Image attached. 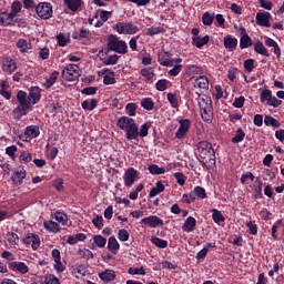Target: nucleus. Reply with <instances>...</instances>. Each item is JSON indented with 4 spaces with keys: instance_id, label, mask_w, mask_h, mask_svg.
<instances>
[{
    "instance_id": "f257e3e1",
    "label": "nucleus",
    "mask_w": 284,
    "mask_h": 284,
    "mask_svg": "<svg viewBox=\"0 0 284 284\" xmlns=\"http://www.w3.org/2000/svg\"><path fill=\"white\" fill-rule=\"evenodd\" d=\"M41 100V89L38 87H32L28 93L24 91H19L17 93L18 106L13 109L14 119H21V116H26L29 112H32V105L39 103Z\"/></svg>"
},
{
    "instance_id": "f03ea898",
    "label": "nucleus",
    "mask_w": 284,
    "mask_h": 284,
    "mask_svg": "<svg viewBox=\"0 0 284 284\" xmlns=\"http://www.w3.org/2000/svg\"><path fill=\"white\" fill-rule=\"evenodd\" d=\"M108 48L113 52H118V54H126L128 52V43L123 40H119L114 34L109 36Z\"/></svg>"
},
{
    "instance_id": "7ed1b4c3",
    "label": "nucleus",
    "mask_w": 284,
    "mask_h": 284,
    "mask_svg": "<svg viewBox=\"0 0 284 284\" xmlns=\"http://www.w3.org/2000/svg\"><path fill=\"white\" fill-rule=\"evenodd\" d=\"M197 152L200 159H211V161H215L216 152L212 148V143L207 141H201L197 143Z\"/></svg>"
},
{
    "instance_id": "20e7f679",
    "label": "nucleus",
    "mask_w": 284,
    "mask_h": 284,
    "mask_svg": "<svg viewBox=\"0 0 284 284\" xmlns=\"http://www.w3.org/2000/svg\"><path fill=\"white\" fill-rule=\"evenodd\" d=\"M81 77V71L77 64H68L62 71L64 81H77Z\"/></svg>"
},
{
    "instance_id": "39448f33",
    "label": "nucleus",
    "mask_w": 284,
    "mask_h": 284,
    "mask_svg": "<svg viewBox=\"0 0 284 284\" xmlns=\"http://www.w3.org/2000/svg\"><path fill=\"white\" fill-rule=\"evenodd\" d=\"M201 116L203 121L210 122L212 121V100L201 99L199 101Z\"/></svg>"
},
{
    "instance_id": "423d86ee",
    "label": "nucleus",
    "mask_w": 284,
    "mask_h": 284,
    "mask_svg": "<svg viewBox=\"0 0 284 284\" xmlns=\"http://www.w3.org/2000/svg\"><path fill=\"white\" fill-rule=\"evenodd\" d=\"M36 11L40 19H51L52 17V4L49 2H40L36 7Z\"/></svg>"
},
{
    "instance_id": "0eeeda50",
    "label": "nucleus",
    "mask_w": 284,
    "mask_h": 284,
    "mask_svg": "<svg viewBox=\"0 0 284 284\" xmlns=\"http://www.w3.org/2000/svg\"><path fill=\"white\" fill-rule=\"evenodd\" d=\"M116 30L119 34H136V32H139V27L132 22H119L116 24Z\"/></svg>"
},
{
    "instance_id": "6e6552de",
    "label": "nucleus",
    "mask_w": 284,
    "mask_h": 284,
    "mask_svg": "<svg viewBox=\"0 0 284 284\" xmlns=\"http://www.w3.org/2000/svg\"><path fill=\"white\" fill-rule=\"evenodd\" d=\"M136 176H139V172L134 168H129L124 173L125 187H132V185H134V181H136Z\"/></svg>"
},
{
    "instance_id": "1a4fd4ad",
    "label": "nucleus",
    "mask_w": 284,
    "mask_h": 284,
    "mask_svg": "<svg viewBox=\"0 0 284 284\" xmlns=\"http://www.w3.org/2000/svg\"><path fill=\"white\" fill-rule=\"evenodd\" d=\"M98 57L104 65H116L119 63V55L113 54L108 57V52H103V50L99 52Z\"/></svg>"
},
{
    "instance_id": "9d476101",
    "label": "nucleus",
    "mask_w": 284,
    "mask_h": 284,
    "mask_svg": "<svg viewBox=\"0 0 284 284\" xmlns=\"http://www.w3.org/2000/svg\"><path fill=\"white\" fill-rule=\"evenodd\" d=\"M170 59H172V54L170 52H161L158 54V61L160 65H163L164 68H172L174 65V61Z\"/></svg>"
},
{
    "instance_id": "9b49d317",
    "label": "nucleus",
    "mask_w": 284,
    "mask_h": 284,
    "mask_svg": "<svg viewBox=\"0 0 284 284\" xmlns=\"http://www.w3.org/2000/svg\"><path fill=\"white\" fill-rule=\"evenodd\" d=\"M270 19H272V14H270V12H257V14H256L257 26H262L264 28H270L272 26L270 23Z\"/></svg>"
},
{
    "instance_id": "f8f14e48",
    "label": "nucleus",
    "mask_w": 284,
    "mask_h": 284,
    "mask_svg": "<svg viewBox=\"0 0 284 284\" xmlns=\"http://www.w3.org/2000/svg\"><path fill=\"white\" fill-rule=\"evenodd\" d=\"M17 14L8 13L6 11H0V26H12Z\"/></svg>"
},
{
    "instance_id": "ddd939ff",
    "label": "nucleus",
    "mask_w": 284,
    "mask_h": 284,
    "mask_svg": "<svg viewBox=\"0 0 284 284\" xmlns=\"http://www.w3.org/2000/svg\"><path fill=\"white\" fill-rule=\"evenodd\" d=\"M23 243H26L27 245L31 244L33 250H39V246L41 245V240H39V235L29 233L23 239Z\"/></svg>"
},
{
    "instance_id": "4468645a",
    "label": "nucleus",
    "mask_w": 284,
    "mask_h": 284,
    "mask_svg": "<svg viewBox=\"0 0 284 284\" xmlns=\"http://www.w3.org/2000/svg\"><path fill=\"white\" fill-rule=\"evenodd\" d=\"M189 130H190V120L189 119L180 120V128L175 133L176 139H183L185 134H187Z\"/></svg>"
},
{
    "instance_id": "2eb2a0df",
    "label": "nucleus",
    "mask_w": 284,
    "mask_h": 284,
    "mask_svg": "<svg viewBox=\"0 0 284 284\" xmlns=\"http://www.w3.org/2000/svg\"><path fill=\"white\" fill-rule=\"evenodd\" d=\"M142 223L144 225H149V227H159V226L163 225V220H161L156 215H151L149 217L142 219Z\"/></svg>"
},
{
    "instance_id": "dca6fc26",
    "label": "nucleus",
    "mask_w": 284,
    "mask_h": 284,
    "mask_svg": "<svg viewBox=\"0 0 284 284\" xmlns=\"http://www.w3.org/2000/svg\"><path fill=\"white\" fill-rule=\"evenodd\" d=\"M132 124H134V119L130 116H122L116 121V126L120 130H128Z\"/></svg>"
},
{
    "instance_id": "f3484780",
    "label": "nucleus",
    "mask_w": 284,
    "mask_h": 284,
    "mask_svg": "<svg viewBox=\"0 0 284 284\" xmlns=\"http://www.w3.org/2000/svg\"><path fill=\"white\" fill-rule=\"evenodd\" d=\"M236 45H239V40L236 38H232V36L224 37V47L226 50L233 52V50H236Z\"/></svg>"
},
{
    "instance_id": "a211bd4d",
    "label": "nucleus",
    "mask_w": 284,
    "mask_h": 284,
    "mask_svg": "<svg viewBox=\"0 0 284 284\" xmlns=\"http://www.w3.org/2000/svg\"><path fill=\"white\" fill-rule=\"evenodd\" d=\"M23 179H26L24 169H18L11 176V180L13 183H16V185H21V183H23Z\"/></svg>"
},
{
    "instance_id": "6ab92c4d",
    "label": "nucleus",
    "mask_w": 284,
    "mask_h": 284,
    "mask_svg": "<svg viewBox=\"0 0 284 284\" xmlns=\"http://www.w3.org/2000/svg\"><path fill=\"white\" fill-rule=\"evenodd\" d=\"M126 139L128 141H132L134 139H139V126L135 122L129 126L126 130Z\"/></svg>"
},
{
    "instance_id": "aec40b11",
    "label": "nucleus",
    "mask_w": 284,
    "mask_h": 284,
    "mask_svg": "<svg viewBox=\"0 0 284 284\" xmlns=\"http://www.w3.org/2000/svg\"><path fill=\"white\" fill-rule=\"evenodd\" d=\"M2 70L3 72H8L9 74H12L14 70H17V62L12 59H6L2 63Z\"/></svg>"
},
{
    "instance_id": "412c9836",
    "label": "nucleus",
    "mask_w": 284,
    "mask_h": 284,
    "mask_svg": "<svg viewBox=\"0 0 284 284\" xmlns=\"http://www.w3.org/2000/svg\"><path fill=\"white\" fill-rule=\"evenodd\" d=\"M9 267L20 274H28V265L23 262H11Z\"/></svg>"
},
{
    "instance_id": "4be33fe9",
    "label": "nucleus",
    "mask_w": 284,
    "mask_h": 284,
    "mask_svg": "<svg viewBox=\"0 0 284 284\" xmlns=\"http://www.w3.org/2000/svg\"><path fill=\"white\" fill-rule=\"evenodd\" d=\"M194 227H196V219H194L193 216H189L185 220L182 230L183 232H194Z\"/></svg>"
},
{
    "instance_id": "5701e85b",
    "label": "nucleus",
    "mask_w": 284,
    "mask_h": 284,
    "mask_svg": "<svg viewBox=\"0 0 284 284\" xmlns=\"http://www.w3.org/2000/svg\"><path fill=\"white\" fill-rule=\"evenodd\" d=\"M121 245H119V241H116V237L111 236L109 237L108 242V250L111 252V254H119V248Z\"/></svg>"
},
{
    "instance_id": "b1692460",
    "label": "nucleus",
    "mask_w": 284,
    "mask_h": 284,
    "mask_svg": "<svg viewBox=\"0 0 284 284\" xmlns=\"http://www.w3.org/2000/svg\"><path fill=\"white\" fill-rule=\"evenodd\" d=\"M242 34L243 36L240 39V48L241 50H245V48H250L253 42H252V38H250L247 33H245V29H242Z\"/></svg>"
},
{
    "instance_id": "393cba45",
    "label": "nucleus",
    "mask_w": 284,
    "mask_h": 284,
    "mask_svg": "<svg viewBox=\"0 0 284 284\" xmlns=\"http://www.w3.org/2000/svg\"><path fill=\"white\" fill-rule=\"evenodd\" d=\"M99 277L101 281H104L105 283H110L116 278V274L113 270H105L104 272L99 274Z\"/></svg>"
},
{
    "instance_id": "a878e982",
    "label": "nucleus",
    "mask_w": 284,
    "mask_h": 284,
    "mask_svg": "<svg viewBox=\"0 0 284 284\" xmlns=\"http://www.w3.org/2000/svg\"><path fill=\"white\" fill-rule=\"evenodd\" d=\"M192 41L193 45H196L197 48H203V45H207L210 43V36H204L203 38H201L200 36L193 37Z\"/></svg>"
},
{
    "instance_id": "bb28decb",
    "label": "nucleus",
    "mask_w": 284,
    "mask_h": 284,
    "mask_svg": "<svg viewBox=\"0 0 284 284\" xmlns=\"http://www.w3.org/2000/svg\"><path fill=\"white\" fill-rule=\"evenodd\" d=\"M210 87V80H207V77L202 75L199 77L194 82V88H201L202 90H207Z\"/></svg>"
},
{
    "instance_id": "cd10ccee",
    "label": "nucleus",
    "mask_w": 284,
    "mask_h": 284,
    "mask_svg": "<svg viewBox=\"0 0 284 284\" xmlns=\"http://www.w3.org/2000/svg\"><path fill=\"white\" fill-rule=\"evenodd\" d=\"M265 45L268 48H274V54H276L277 59H281V48L276 41L272 40L271 38H266Z\"/></svg>"
},
{
    "instance_id": "c85d7f7f",
    "label": "nucleus",
    "mask_w": 284,
    "mask_h": 284,
    "mask_svg": "<svg viewBox=\"0 0 284 284\" xmlns=\"http://www.w3.org/2000/svg\"><path fill=\"white\" fill-rule=\"evenodd\" d=\"M64 4L71 12H77L81 8V0H64Z\"/></svg>"
},
{
    "instance_id": "c756f323",
    "label": "nucleus",
    "mask_w": 284,
    "mask_h": 284,
    "mask_svg": "<svg viewBox=\"0 0 284 284\" xmlns=\"http://www.w3.org/2000/svg\"><path fill=\"white\" fill-rule=\"evenodd\" d=\"M87 236L83 233H78L77 235H70L67 240L69 245H77L79 241H85Z\"/></svg>"
},
{
    "instance_id": "7c9ffc66",
    "label": "nucleus",
    "mask_w": 284,
    "mask_h": 284,
    "mask_svg": "<svg viewBox=\"0 0 284 284\" xmlns=\"http://www.w3.org/2000/svg\"><path fill=\"white\" fill-rule=\"evenodd\" d=\"M17 48L20 50V52H28V50H32V43L28 42V40L20 39L17 42Z\"/></svg>"
},
{
    "instance_id": "2f4dec72",
    "label": "nucleus",
    "mask_w": 284,
    "mask_h": 284,
    "mask_svg": "<svg viewBox=\"0 0 284 284\" xmlns=\"http://www.w3.org/2000/svg\"><path fill=\"white\" fill-rule=\"evenodd\" d=\"M254 51L257 54H261L262 57H270V52L267 51V49L265 48V45H263V42H256L254 44Z\"/></svg>"
},
{
    "instance_id": "473e14b6",
    "label": "nucleus",
    "mask_w": 284,
    "mask_h": 284,
    "mask_svg": "<svg viewBox=\"0 0 284 284\" xmlns=\"http://www.w3.org/2000/svg\"><path fill=\"white\" fill-rule=\"evenodd\" d=\"M264 123H265V125H272V128H281V122H278V120L272 118V115H265Z\"/></svg>"
},
{
    "instance_id": "72a5a7b5",
    "label": "nucleus",
    "mask_w": 284,
    "mask_h": 284,
    "mask_svg": "<svg viewBox=\"0 0 284 284\" xmlns=\"http://www.w3.org/2000/svg\"><path fill=\"white\" fill-rule=\"evenodd\" d=\"M59 77V72L58 71H54L50 74L49 79H47V82L44 83V88L50 89V87L53 84V83H57V79Z\"/></svg>"
},
{
    "instance_id": "f704fd0d",
    "label": "nucleus",
    "mask_w": 284,
    "mask_h": 284,
    "mask_svg": "<svg viewBox=\"0 0 284 284\" xmlns=\"http://www.w3.org/2000/svg\"><path fill=\"white\" fill-rule=\"evenodd\" d=\"M151 243H153V245L156 247H160V250H165V247H168V241L161 240L159 237H152Z\"/></svg>"
},
{
    "instance_id": "c9c22d12",
    "label": "nucleus",
    "mask_w": 284,
    "mask_h": 284,
    "mask_svg": "<svg viewBox=\"0 0 284 284\" xmlns=\"http://www.w3.org/2000/svg\"><path fill=\"white\" fill-rule=\"evenodd\" d=\"M260 99L262 103H265V101L270 103V101L272 100V91H270V89H264L260 94Z\"/></svg>"
},
{
    "instance_id": "e433bc0d",
    "label": "nucleus",
    "mask_w": 284,
    "mask_h": 284,
    "mask_svg": "<svg viewBox=\"0 0 284 284\" xmlns=\"http://www.w3.org/2000/svg\"><path fill=\"white\" fill-rule=\"evenodd\" d=\"M212 219L215 223H224L225 222V216H223V213H221V211H219L216 209L213 210Z\"/></svg>"
},
{
    "instance_id": "4c0bfd02",
    "label": "nucleus",
    "mask_w": 284,
    "mask_h": 284,
    "mask_svg": "<svg viewBox=\"0 0 284 284\" xmlns=\"http://www.w3.org/2000/svg\"><path fill=\"white\" fill-rule=\"evenodd\" d=\"M26 134L27 136H32V139H37V136H39V128L34 125L27 128Z\"/></svg>"
},
{
    "instance_id": "58836bf2",
    "label": "nucleus",
    "mask_w": 284,
    "mask_h": 284,
    "mask_svg": "<svg viewBox=\"0 0 284 284\" xmlns=\"http://www.w3.org/2000/svg\"><path fill=\"white\" fill-rule=\"evenodd\" d=\"M148 170L151 174H165V169L159 168L156 164L149 165Z\"/></svg>"
},
{
    "instance_id": "ea45409f",
    "label": "nucleus",
    "mask_w": 284,
    "mask_h": 284,
    "mask_svg": "<svg viewBox=\"0 0 284 284\" xmlns=\"http://www.w3.org/2000/svg\"><path fill=\"white\" fill-rule=\"evenodd\" d=\"M97 99H92L91 101L85 100L82 102V108L83 110H94V108H97Z\"/></svg>"
},
{
    "instance_id": "a19ab883",
    "label": "nucleus",
    "mask_w": 284,
    "mask_h": 284,
    "mask_svg": "<svg viewBox=\"0 0 284 284\" xmlns=\"http://www.w3.org/2000/svg\"><path fill=\"white\" fill-rule=\"evenodd\" d=\"M93 243H95V245L98 247H105V244L108 243V240L105 237H103L102 235H95L93 237Z\"/></svg>"
},
{
    "instance_id": "79ce46f5",
    "label": "nucleus",
    "mask_w": 284,
    "mask_h": 284,
    "mask_svg": "<svg viewBox=\"0 0 284 284\" xmlns=\"http://www.w3.org/2000/svg\"><path fill=\"white\" fill-rule=\"evenodd\" d=\"M45 230H49V232H58L59 231V223L54 221L44 222Z\"/></svg>"
},
{
    "instance_id": "37998d69",
    "label": "nucleus",
    "mask_w": 284,
    "mask_h": 284,
    "mask_svg": "<svg viewBox=\"0 0 284 284\" xmlns=\"http://www.w3.org/2000/svg\"><path fill=\"white\" fill-rule=\"evenodd\" d=\"M141 105H142V108H144V110H153L154 109V102L150 98L142 99Z\"/></svg>"
},
{
    "instance_id": "c03bdc74",
    "label": "nucleus",
    "mask_w": 284,
    "mask_h": 284,
    "mask_svg": "<svg viewBox=\"0 0 284 284\" xmlns=\"http://www.w3.org/2000/svg\"><path fill=\"white\" fill-rule=\"evenodd\" d=\"M118 239L119 241H122V243H125V241H129L130 239V233L125 229H121L118 232Z\"/></svg>"
},
{
    "instance_id": "a18cd8bd",
    "label": "nucleus",
    "mask_w": 284,
    "mask_h": 284,
    "mask_svg": "<svg viewBox=\"0 0 284 284\" xmlns=\"http://www.w3.org/2000/svg\"><path fill=\"white\" fill-rule=\"evenodd\" d=\"M245 139V132L243 129H237L235 136L232 139V143H241Z\"/></svg>"
},
{
    "instance_id": "49530a36",
    "label": "nucleus",
    "mask_w": 284,
    "mask_h": 284,
    "mask_svg": "<svg viewBox=\"0 0 284 284\" xmlns=\"http://www.w3.org/2000/svg\"><path fill=\"white\" fill-rule=\"evenodd\" d=\"M141 74L142 77L148 79V81H152V79H154V71L152 70V68L142 69Z\"/></svg>"
},
{
    "instance_id": "de8ad7c7",
    "label": "nucleus",
    "mask_w": 284,
    "mask_h": 284,
    "mask_svg": "<svg viewBox=\"0 0 284 284\" xmlns=\"http://www.w3.org/2000/svg\"><path fill=\"white\" fill-rule=\"evenodd\" d=\"M202 22L204 26H210L211 23H214V16H212L210 12H205L202 16Z\"/></svg>"
},
{
    "instance_id": "09e8293b",
    "label": "nucleus",
    "mask_w": 284,
    "mask_h": 284,
    "mask_svg": "<svg viewBox=\"0 0 284 284\" xmlns=\"http://www.w3.org/2000/svg\"><path fill=\"white\" fill-rule=\"evenodd\" d=\"M7 241L11 243V245H17L19 243V235H17V233L9 232L7 233Z\"/></svg>"
},
{
    "instance_id": "8fccbe9b",
    "label": "nucleus",
    "mask_w": 284,
    "mask_h": 284,
    "mask_svg": "<svg viewBox=\"0 0 284 284\" xmlns=\"http://www.w3.org/2000/svg\"><path fill=\"white\" fill-rule=\"evenodd\" d=\"M129 274H131L132 276L140 274L141 276H145V268H143V266L139 267H130L129 268Z\"/></svg>"
},
{
    "instance_id": "3c124183",
    "label": "nucleus",
    "mask_w": 284,
    "mask_h": 284,
    "mask_svg": "<svg viewBox=\"0 0 284 284\" xmlns=\"http://www.w3.org/2000/svg\"><path fill=\"white\" fill-rule=\"evenodd\" d=\"M125 110H126V114H129V116H135V114H136V103L126 104Z\"/></svg>"
},
{
    "instance_id": "603ef678",
    "label": "nucleus",
    "mask_w": 284,
    "mask_h": 284,
    "mask_svg": "<svg viewBox=\"0 0 284 284\" xmlns=\"http://www.w3.org/2000/svg\"><path fill=\"white\" fill-rule=\"evenodd\" d=\"M79 254L82 258H87V260L94 258V253H92V251L88 248L80 250Z\"/></svg>"
},
{
    "instance_id": "864d4df0",
    "label": "nucleus",
    "mask_w": 284,
    "mask_h": 284,
    "mask_svg": "<svg viewBox=\"0 0 284 284\" xmlns=\"http://www.w3.org/2000/svg\"><path fill=\"white\" fill-rule=\"evenodd\" d=\"M163 32V28L161 27H151L148 29L146 34L149 37H154V34H161Z\"/></svg>"
},
{
    "instance_id": "5fc2aeb1",
    "label": "nucleus",
    "mask_w": 284,
    "mask_h": 284,
    "mask_svg": "<svg viewBox=\"0 0 284 284\" xmlns=\"http://www.w3.org/2000/svg\"><path fill=\"white\" fill-rule=\"evenodd\" d=\"M54 219L55 221H58V223H62V225H65V221H68V215L63 214L62 212H57Z\"/></svg>"
},
{
    "instance_id": "6e6d98bb",
    "label": "nucleus",
    "mask_w": 284,
    "mask_h": 284,
    "mask_svg": "<svg viewBox=\"0 0 284 284\" xmlns=\"http://www.w3.org/2000/svg\"><path fill=\"white\" fill-rule=\"evenodd\" d=\"M194 194L197 195L199 199H206L207 194L205 193V189L201 186H196L194 189Z\"/></svg>"
},
{
    "instance_id": "4d7b16f0",
    "label": "nucleus",
    "mask_w": 284,
    "mask_h": 284,
    "mask_svg": "<svg viewBox=\"0 0 284 284\" xmlns=\"http://www.w3.org/2000/svg\"><path fill=\"white\" fill-rule=\"evenodd\" d=\"M156 90L160 92H164V90H168V80H160L155 84Z\"/></svg>"
},
{
    "instance_id": "13d9d810",
    "label": "nucleus",
    "mask_w": 284,
    "mask_h": 284,
    "mask_svg": "<svg viewBox=\"0 0 284 284\" xmlns=\"http://www.w3.org/2000/svg\"><path fill=\"white\" fill-rule=\"evenodd\" d=\"M244 69L246 72H252L254 70V59H247L244 61Z\"/></svg>"
},
{
    "instance_id": "bf43d9fd",
    "label": "nucleus",
    "mask_w": 284,
    "mask_h": 284,
    "mask_svg": "<svg viewBox=\"0 0 284 284\" xmlns=\"http://www.w3.org/2000/svg\"><path fill=\"white\" fill-rule=\"evenodd\" d=\"M246 227H248L250 234L256 235L258 232V226H256V224L252 223V221L246 223Z\"/></svg>"
},
{
    "instance_id": "052dcab7",
    "label": "nucleus",
    "mask_w": 284,
    "mask_h": 284,
    "mask_svg": "<svg viewBox=\"0 0 284 284\" xmlns=\"http://www.w3.org/2000/svg\"><path fill=\"white\" fill-rule=\"evenodd\" d=\"M21 8H22L21 2L14 1L11 6L12 12L10 14H17V13L21 12Z\"/></svg>"
},
{
    "instance_id": "680f3d73",
    "label": "nucleus",
    "mask_w": 284,
    "mask_h": 284,
    "mask_svg": "<svg viewBox=\"0 0 284 284\" xmlns=\"http://www.w3.org/2000/svg\"><path fill=\"white\" fill-rule=\"evenodd\" d=\"M30 161H32V154L23 152L20 155V162L21 163H30Z\"/></svg>"
},
{
    "instance_id": "e2e57ef3",
    "label": "nucleus",
    "mask_w": 284,
    "mask_h": 284,
    "mask_svg": "<svg viewBox=\"0 0 284 284\" xmlns=\"http://www.w3.org/2000/svg\"><path fill=\"white\" fill-rule=\"evenodd\" d=\"M92 223L98 227V230H101V227H103V216L97 215V217L92 220Z\"/></svg>"
},
{
    "instance_id": "0e129e2a",
    "label": "nucleus",
    "mask_w": 284,
    "mask_h": 284,
    "mask_svg": "<svg viewBox=\"0 0 284 284\" xmlns=\"http://www.w3.org/2000/svg\"><path fill=\"white\" fill-rule=\"evenodd\" d=\"M150 130V123H144L141 129H140V132H139V136H148V132Z\"/></svg>"
},
{
    "instance_id": "69168bd1",
    "label": "nucleus",
    "mask_w": 284,
    "mask_h": 284,
    "mask_svg": "<svg viewBox=\"0 0 284 284\" xmlns=\"http://www.w3.org/2000/svg\"><path fill=\"white\" fill-rule=\"evenodd\" d=\"M174 178L176 179L179 185H185V175H183V173H174Z\"/></svg>"
},
{
    "instance_id": "338daca9",
    "label": "nucleus",
    "mask_w": 284,
    "mask_h": 284,
    "mask_svg": "<svg viewBox=\"0 0 284 284\" xmlns=\"http://www.w3.org/2000/svg\"><path fill=\"white\" fill-rule=\"evenodd\" d=\"M57 39L58 45H60V48H64L65 43H68V40L65 39V36L63 33L58 34Z\"/></svg>"
},
{
    "instance_id": "774afa93",
    "label": "nucleus",
    "mask_w": 284,
    "mask_h": 284,
    "mask_svg": "<svg viewBox=\"0 0 284 284\" xmlns=\"http://www.w3.org/2000/svg\"><path fill=\"white\" fill-rule=\"evenodd\" d=\"M45 284H61L57 276L50 274L45 277Z\"/></svg>"
}]
</instances>
